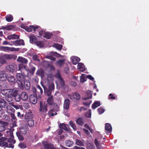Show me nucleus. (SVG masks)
Listing matches in <instances>:
<instances>
[{"mask_svg": "<svg viewBox=\"0 0 149 149\" xmlns=\"http://www.w3.org/2000/svg\"><path fill=\"white\" fill-rule=\"evenodd\" d=\"M29 68L26 69V70H27L28 72H29L32 75H33L34 72L36 70L35 68L32 65L31 63L29 64Z\"/></svg>", "mask_w": 149, "mask_h": 149, "instance_id": "obj_19", "label": "nucleus"}, {"mask_svg": "<svg viewBox=\"0 0 149 149\" xmlns=\"http://www.w3.org/2000/svg\"><path fill=\"white\" fill-rule=\"evenodd\" d=\"M20 98L23 101H26L28 98V96L27 93L24 92H22L20 94Z\"/></svg>", "mask_w": 149, "mask_h": 149, "instance_id": "obj_18", "label": "nucleus"}, {"mask_svg": "<svg viewBox=\"0 0 149 149\" xmlns=\"http://www.w3.org/2000/svg\"><path fill=\"white\" fill-rule=\"evenodd\" d=\"M48 103L50 105H51L53 103V97L52 96H50L47 100Z\"/></svg>", "mask_w": 149, "mask_h": 149, "instance_id": "obj_45", "label": "nucleus"}, {"mask_svg": "<svg viewBox=\"0 0 149 149\" xmlns=\"http://www.w3.org/2000/svg\"><path fill=\"white\" fill-rule=\"evenodd\" d=\"M45 92L47 95L48 96H50L52 93V91L47 90V89H45V88L44 87Z\"/></svg>", "mask_w": 149, "mask_h": 149, "instance_id": "obj_48", "label": "nucleus"}, {"mask_svg": "<svg viewBox=\"0 0 149 149\" xmlns=\"http://www.w3.org/2000/svg\"><path fill=\"white\" fill-rule=\"evenodd\" d=\"M64 61L65 60L64 59H61L58 61L57 63L60 66H61L63 65Z\"/></svg>", "mask_w": 149, "mask_h": 149, "instance_id": "obj_52", "label": "nucleus"}, {"mask_svg": "<svg viewBox=\"0 0 149 149\" xmlns=\"http://www.w3.org/2000/svg\"><path fill=\"white\" fill-rule=\"evenodd\" d=\"M43 146L46 149H56L52 144L47 142H45L43 143Z\"/></svg>", "mask_w": 149, "mask_h": 149, "instance_id": "obj_10", "label": "nucleus"}, {"mask_svg": "<svg viewBox=\"0 0 149 149\" xmlns=\"http://www.w3.org/2000/svg\"><path fill=\"white\" fill-rule=\"evenodd\" d=\"M29 100L31 103L33 104L36 103L37 102L36 97L33 95L30 96Z\"/></svg>", "mask_w": 149, "mask_h": 149, "instance_id": "obj_29", "label": "nucleus"}, {"mask_svg": "<svg viewBox=\"0 0 149 149\" xmlns=\"http://www.w3.org/2000/svg\"><path fill=\"white\" fill-rule=\"evenodd\" d=\"M53 46L58 49L61 50L62 47V46L61 45H59L58 43H55L53 45Z\"/></svg>", "mask_w": 149, "mask_h": 149, "instance_id": "obj_43", "label": "nucleus"}, {"mask_svg": "<svg viewBox=\"0 0 149 149\" xmlns=\"http://www.w3.org/2000/svg\"><path fill=\"white\" fill-rule=\"evenodd\" d=\"M2 94L5 96V100L7 102H11L13 100L11 94L6 89L2 91Z\"/></svg>", "mask_w": 149, "mask_h": 149, "instance_id": "obj_6", "label": "nucleus"}, {"mask_svg": "<svg viewBox=\"0 0 149 149\" xmlns=\"http://www.w3.org/2000/svg\"><path fill=\"white\" fill-rule=\"evenodd\" d=\"M105 129L106 132L107 133H110L112 131V127L110 124L109 123H105Z\"/></svg>", "mask_w": 149, "mask_h": 149, "instance_id": "obj_21", "label": "nucleus"}, {"mask_svg": "<svg viewBox=\"0 0 149 149\" xmlns=\"http://www.w3.org/2000/svg\"><path fill=\"white\" fill-rule=\"evenodd\" d=\"M70 125L71 126L72 128L74 130H77V127L76 125H75L74 123L72 121H70L69 122Z\"/></svg>", "mask_w": 149, "mask_h": 149, "instance_id": "obj_50", "label": "nucleus"}, {"mask_svg": "<svg viewBox=\"0 0 149 149\" xmlns=\"http://www.w3.org/2000/svg\"><path fill=\"white\" fill-rule=\"evenodd\" d=\"M6 90L10 93L11 94L12 96L14 97L17 94L18 91L15 89H10Z\"/></svg>", "mask_w": 149, "mask_h": 149, "instance_id": "obj_17", "label": "nucleus"}, {"mask_svg": "<svg viewBox=\"0 0 149 149\" xmlns=\"http://www.w3.org/2000/svg\"><path fill=\"white\" fill-rule=\"evenodd\" d=\"M8 75L6 73H1L0 74V81H4L7 80Z\"/></svg>", "mask_w": 149, "mask_h": 149, "instance_id": "obj_28", "label": "nucleus"}, {"mask_svg": "<svg viewBox=\"0 0 149 149\" xmlns=\"http://www.w3.org/2000/svg\"><path fill=\"white\" fill-rule=\"evenodd\" d=\"M68 98L70 99H72V98L75 100H80V94L77 93H73L72 95H68Z\"/></svg>", "mask_w": 149, "mask_h": 149, "instance_id": "obj_8", "label": "nucleus"}, {"mask_svg": "<svg viewBox=\"0 0 149 149\" xmlns=\"http://www.w3.org/2000/svg\"><path fill=\"white\" fill-rule=\"evenodd\" d=\"M17 68V65L13 64L12 65H9L6 67L7 69L10 72H13L16 71Z\"/></svg>", "mask_w": 149, "mask_h": 149, "instance_id": "obj_9", "label": "nucleus"}, {"mask_svg": "<svg viewBox=\"0 0 149 149\" xmlns=\"http://www.w3.org/2000/svg\"><path fill=\"white\" fill-rule=\"evenodd\" d=\"M5 58L7 59H15L17 57L16 56L13 54H7L5 56Z\"/></svg>", "mask_w": 149, "mask_h": 149, "instance_id": "obj_27", "label": "nucleus"}, {"mask_svg": "<svg viewBox=\"0 0 149 149\" xmlns=\"http://www.w3.org/2000/svg\"><path fill=\"white\" fill-rule=\"evenodd\" d=\"M54 80L53 75L51 74H48L47 75V83H53L52 81Z\"/></svg>", "mask_w": 149, "mask_h": 149, "instance_id": "obj_26", "label": "nucleus"}, {"mask_svg": "<svg viewBox=\"0 0 149 149\" xmlns=\"http://www.w3.org/2000/svg\"><path fill=\"white\" fill-rule=\"evenodd\" d=\"M59 127L63 129L66 131L68 130V126L67 125H65L63 123L59 125Z\"/></svg>", "mask_w": 149, "mask_h": 149, "instance_id": "obj_40", "label": "nucleus"}, {"mask_svg": "<svg viewBox=\"0 0 149 149\" xmlns=\"http://www.w3.org/2000/svg\"><path fill=\"white\" fill-rule=\"evenodd\" d=\"M76 123L80 125H82L83 124V122L82 119L81 118H79L76 121Z\"/></svg>", "mask_w": 149, "mask_h": 149, "instance_id": "obj_42", "label": "nucleus"}, {"mask_svg": "<svg viewBox=\"0 0 149 149\" xmlns=\"http://www.w3.org/2000/svg\"><path fill=\"white\" fill-rule=\"evenodd\" d=\"M17 61L19 62L24 64L28 62L27 59L22 57H19Z\"/></svg>", "mask_w": 149, "mask_h": 149, "instance_id": "obj_25", "label": "nucleus"}, {"mask_svg": "<svg viewBox=\"0 0 149 149\" xmlns=\"http://www.w3.org/2000/svg\"><path fill=\"white\" fill-rule=\"evenodd\" d=\"M23 106L24 108L26 109H28L30 107V106L29 103H24L23 104Z\"/></svg>", "mask_w": 149, "mask_h": 149, "instance_id": "obj_59", "label": "nucleus"}, {"mask_svg": "<svg viewBox=\"0 0 149 149\" xmlns=\"http://www.w3.org/2000/svg\"><path fill=\"white\" fill-rule=\"evenodd\" d=\"M85 95L82 97V98L84 100L91 98L92 94L91 92L89 90L85 92Z\"/></svg>", "mask_w": 149, "mask_h": 149, "instance_id": "obj_12", "label": "nucleus"}, {"mask_svg": "<svg viewBox=\"0 0 149 149\" xmlns=\"http://www.w3.org/2000/svg\"><path fill=\"white\" fill-rule=\"evenodd\" d=\"M56 77L58 79V80L62 78L61 77L60 74L59 73H58L56 74Z\"/></svg>", "mask_w": 149, "mask_h": 149, "instance_id": "obj_64", "label": "nucleus"}, {"mask_svg": "<svg viewBox=\"0 0 149 149\" xmlns=\"http://www.w3.org/2000/svg\"><path fill=\"white\" fill-rule=\"evenodd\" d=\"M6 62L3 59L0 58V67L1 66L2 64H4Z\"/></svg>", "mask_w": 149, "mask_h": 149, "instance_id": "obj_61", "label": "nucleus"}, {"mask_svg": "<svg viewBox=\"0 0 149 149\" xmlns=\"http://www.w3.org/2000/svg\"><path fill=\"white\" fill-rule=\"evenodd\" d=\"M6 102L3 100H0V111L3 108H4L6 106Z\"/></svg>", "mask_w": 149, "mask_h": 149, "instance_id": "obj_32", "label": "nucleus"}, {"mask_svg": "<svg viewBox=\"0 0 149 149\" xmlns=\"http://www.w3.org/2000/svg\"><path fill=\"white\" fill-rule=\"evenodd\" d=\"M84 141L83 139H77L75 140L76 144L79 146H84Z\"/></svg>", "mask_w": 149, "mask_h": 149, "instance_id": "obj_23", "label": "nucleus"}, {"mask_svg": "<svg viewBox=\"0 0 149 149\" xmlns=\"http://www.w3.org/2000/svg\"><path fill=\"white\" fill-rule=\"evenodd\" d=\"M91 110L90 109L86 113L85 116L86 117L90 118L91 117Z\"/></svg>", "mask_w": 149, "mask_h": 149, "instance_id": "obj_54", "label": "nucleus"}, {"mask_svg": "<svg viewBox=\"0 0 149 149\" xmlns=\"http://www.w3.org/2000/svg\"><path fill=\"white\" fill-rule=\"evenodd\" d=\"M16 135L19 140H24V137L19 132H17Z\"/></svg>", "mask_w": 149, "mask_h": 149, "instance_id": "obj_47", "label": "nucleus"}, {"mask_svg": "<svg viewBox=\"0 0 149 149\" xmlns=\"http://www.w3.org/2000/svg\"><path fill=\"white\" fill-rule=\"evenodd\" d=\"M40 26H30L29 27H27L26 29L25 30L28 32H30L32 31L33 30L34 31H36V29H38V28H40Z\"/></svg>", "mask_w": 149, "mask_h": 149, "instance_id": "obj_14", "label": "nucleus"}, {"mask_svg": "<svg viewBox=\"0 0 149 149\" xmlns=\"http://www.w3.org/2000/svg\"><path fill=\"white\" fill-rule=\"evenodd\" d=\"M3 118L6 121H9L10 118L9 116L6 115H4L3 116Z\"/></svg>", "mask_w": 149, "mask_h": 149, "instance_id": "obj_60", "label": "nucleus"}, {"mask_svg": "<svg viewBox=\"0 0 149 149\" xmlns=\"http://www.w3.org/2000/svg\"><path fill=\"white\" fill-rule=\"evenodd\" d=\"M54 56L61 57L62 56L56 52H51L46 56L45 58L52 61H55L56 59Z\"/></svg>", "mask_w": 149, "mask_h": 149, "instance_id": "obj_5", "label": "nucleus"}, {"mask_svg": "<svg viewBox=\"0 0 149 149\" xmlns=\"http://www.w3.org/2000/svg\"><path fill=\"white\" fill-rule=\"evenodd\" d=\"M95 143L96 147L98 149H100L101 148L100 146V145L98 141H97V139H96L95 140Z\"/></svg>", "mask_w": 149, "mask_h": 149, "instance_id": "obj_56", "label": "nucleus"}, {"mask_svg": "<svg viewBox=\"0 0 149 149\" xmlns=\"http://www.w3.org/2000/svg\"><path fill=\"white\" fill-rule=\"evenodd\" d=\"M7 112L9 113H14L15 110L10 105H7L6 107Z\"/></svg>", "mask_w": 149, "mask_h": 149, "instance_id": "obj_24", "label": "nucleus"}, {"mask_svg": "<svg viewBox=\"0 0 149 149\" xmlns=\"http://www.w3.org/2000/svg\"><path fill=\"white\" fill-rule=\"evenodd\" d=\"M40 36L47 39H49L52 36L51 33L45 32L44 31H39Z\"/></svg>", "mask_w": 149, "mask_h": 149, "instance_id": "obj_7", "label": "nucleus"}, {"mask_svg": "<svg viewBox=\"0 0 149 149\" xmlns=\"http://www.w3.org/2000/svg\"><path fill=\"white\" fill-rule=\"evenodd\" d=\"M30 42L31 43L35 42H36L37 39L36 37L33 35H32L29 36Z\"/></svg>", "mask_w": 149, "mask_h": 149, "instance_id": "obj_33", "label": "nucleus"}, {"mask_svg": "<svg viewBox=\"0 0 149 149\" xmlns=\"http://www.w3.org/2000/svg\"><path fill=\"white\" fill-rule=\"evenodd\" d=\"M2 49L3 51L6 52L12 51H18L19 49L18 48H15L13 47H3Z\"/></svg>", "mask_w": 149, "mask_h": 149, "instance_id": "obj_11", "label": "nucleus"}, {"mask_svg": "<svg viewBox=\"0 0 149 149\" xmlns=\"http://www.w3.org/2000/svg\"><path fill=\"white\" fill-rule=\"evenodd\" d=\"M8 125L6 122L0 120V132H2L5 130L6 126Z\"/></svg>", "mask_w": 149, "mask_h": 149, "instance_id": "obj_16", "label": "nucleus"}, {"mask_svg": "<svg viewBox=\"0 0 149 149\" xmlns=\"http://www.w3.org/2000/svg\"><path fill=\"white\" fill-rule=\"evenodd\" d=\"M86 77L89 79L93 81H94V78L91 75H88L86 76Z\"/></svg>", "mask_w": 149, "mask_h": 149, "instance_id": "obj_63", "label": "nucleus"}, {"mask_svg": "<svg viewBox=\"0 0 149 149\" xmlns=\"http://www.w3.org/2000/svg\"><path fill=\"white\" fill-rule=\"evenodd\" d=\"M5 18L6 20L8 22L12 21L13 19V16L11 15H6Z\"/></svg>", "mask_w": 149, "mask_h": 149, "instance_id": "obj_38", "label": "nucleus"}, {"mask_svg": "<svg viewBox=\"0 0 149 149\" xmlns=\"http://www.w3.org/2000/svg\"><path fill=\"white\" fill-rule=\"evenodd\" d=\"M7 79L8 81L10 82H13L15 80V78L14 76H10L8 77Z\"/></svg>", "mask_w": 149, "mask_h": 149, "instance_id": "obj_44", "label": "nucleus"}, {"mask_svg": "<svg viewBox=\"0 0 149 149\" xmlns=\"http://www.w3.org/2000/svg\"><path fill=\"white\" fill-rule=\"evenodd\" d=\"M57 114V113L55 112L53 110H51L47 113V115H48L49 117H51L56 115Z\"/></svg>", "mask_w": 149, "mask_h": 149, "instance_id": "obj_37", "label": "nucleus"}, {"mask_svg": "<svg viewBox=\"0 0 149 149\" xmlns=\"http://www.w3.org/2000/svg\"><path fill=\"white\" fill-rule=\"evenodd\" d=\"M12 43L11 45L19 46L24 45V41L22 40H16L12 42Z\"/></svg>", "mask_w": 149, "mask_h": 149, "instance_id": "obj_13", "label": "nucleus"}, {"mask_svg": "<svg viewBox=\"0 0 149 149\" xmlns=\"http://www.w3.org/2000/svg\"><path fill=\"white\" fill-rule=\"evenodd\" d=\"M28 125L29 127H32L34 125V121L33 119L27 120Z\"/></svg>", "mask_w": 149, "mask_h": 149, "instance_id": "obj_41", "label": "nucleus"}, {"mask_svg": "<svg viewBox=\"0 0 149 149\" xmlns=\"http://www.w3.org/2000/svg\"><path fill=\"white\" fill-rule=\"evenodd\" d=\"M33 115L30 111H28L26 112L25 116V118L27 120L33 119Z\"/></svg>", "mask_w": 149, "mask_h": 149, "instance_id": "obj_15", "label": "nucleus"}, {"mask_svg": "<svg viewBox=\"0 0 149 149\" xmlns=\"http://www.w3.org/2000/svg\"><path fill=\"white\" fill-rule=\"evenodd\" d=\"M14 97H15V100L16 102H19L21 100V98H20V95H17V94Z\"/></svg>", "mask_w": 149, "mask_h": 149, "instance_id": "obj_53", "label": "nucleus"}, {"mask_svg": "<svg viewBox=\"0 0 149 149\" xmlns=\"http://www.w3.org/2000/svg\"><path fill=\"white\" fill-rule=\"evenodd\" d=\"M36 45L39 47H41L43 46V43L42 42L40 41H36L35 43Z\"/></svg>", "mask_w": 149, "mask_h": 149, "instance_id": "obj_58", "label": "nucleus"}, {"mask_svg": "<svg viewBox=\"0 0 149 149\" xmlns=\"http://www.w3.org/2000/svg\"><path fill=\"white\" fill-rule=\"evenodd\" d=\"M58 81L60 84L61 86H64L65 84L62 78L58 80Z\"/></svg>", "mask_w": 149, "mask_h": 149, "instance_id": "obj_57", "label": "nucleus"}, {"mask_svg": "<svg viewBox=\"0 0 149 149\" xmlns=\"http://www.w3.org/2000/svg\"><path fill=\"white\" fill-rule=\"evenodd\" d=\"M22 149H24L26 148V143H21L18 145Z\"/></svg>", "mask_w": 149, "mask_h": 149, "instance_id": "obj_49", "label": "nucleus"}, {"mask_svg": "<svg viewBox=\"0 0 149 149\" xmlns=\"http://www.w3.org/2000/svg\"><path fill=\"white\" fill-rule=\"evenodd\" d=\"M86 75L84 74H82L80 77V81L81 83H83L86 80Z\"/></svg>", "mask_w": 149, "mask_h": 149, "instance_id": "obj_39", "label": "nucleus"}, {"mask_svg": "<svg viewBox=\"0 0 149 149\" xmlns=\"http://www.w3.org/2000/svg\"><path fill=\"white\" fill-rule=\"evenodd\" d=\"M65 145L68 147H70L73 146V142L70 140H67L65 141Z\"/></svg>", "mask_w": 149, "mask_h": 149, "instance_id": "obj_34", "label": "nucleus"}, {"mask_svg": "<svg viewBox=\"0 0 149 149\" xmlns=\"http://www.w3.org/2000/svg\"><path fill=\"white\" fill-rule=\"evenodd\" d=\"M19 38V36L15 34H10L7 36V38L9 40L17 39Z\"/></svg>", "mask_w": 149, "mask_h": 149, "instance_id": "obj_22", "label": "nucleus"}, {"mask_svg": "<svg viewBox=\"0 0 149 149\" xmlns=\"http://www.w3.org/2000/svg\"><path fill=\"white\" fill-rule=\"evenodd\" d=\"M100 105V102L99 101H96L92 104V108L95 109Z\"/></svg>", "mask_w": 149, "mask_h": 149, "instance_id": "obj_36", "label": "nucleus"}, {"mask_svg": "<svg viewBox=\"0 0 149 149\" xmlns=\"http://www.w3.org/2000/svg\"><path fill=\"white\" fill-rule=\"evenodd\" d=\"M7 136L8 137L7 140V143L5 141L7 139L5 137H2L0 138V142L2 146H5L9 148H13V144L15 143V141L14 139V136L13 132L10 130H8L6 132Z\"/></svg>", "mask_w": 149, "mask_h": 149, "instance_id": "obj_1", "label": "nucleus"}, {"mask_svg": "<svg viewBox=\"0 0 149 149\" xmlns=\"http://www.w3.org/2000/svg\"><path fill=\"white\" fill-rule=\"evenodd\" d=\"M21 74L17 73L16 76L17 80V83L18 84V86L20 88H22L23 87V83L25 80V77L22 74V70H21Z\"/></svg>", "mask_w": 149, "mask_h": 149, "instance_id": "obj_3", "label": "nucleus"}, {"mask_svg": "<svg viewBox=\"0 0 149 149\" xmlns=\"http://www.w3.org/2000/svg\"><path fill=\"white\" fill-rule=\"evenodd\" d=\"M97 111L99 114H102L104 111V109L100 107L97 109Z\"/></svg>", "mask_w": 149, "mask_h": 149, "instance_id": "obj_55", "label": "nucleus"}, {"mask_svg": "<svg viewBox=\"0 0 149 149\" xmlns=\"http://www.w3.org/2000/svg\"><path fill=\"white\" fill-rule=\"evenodd\" d=\"M23 84H24V87L25 89L27 90H29L30 88V82L26 80L24 81Z\"/></svg>", "mask_w": 149, "mask_h": 149, "instance_id": "obj_31", "label": "nucleus"}, {"mask_svg": "<svg viewBox=\"0 0 149 149\" xmlns=\"http://www.w3.org/2000/svg\"><path fill=\"white\" fill-rule=\"evenodd\" d=\"M47 84L48 86V88L47 89L51 91H53L54 88V84L53 83H47Z\"/></svg>", "mask_w": 149, "mask_h": 149, "instance_id": "obj_35", "label": "nucleus"}, {"mask_svg": "<svg viewBox=\"0 0 149 149\" xmlns=\"http://www.w3.org/2000/svg\"><path fill=\"white\" fill-rule=\"evenodd\" d=\"M70 85L72 86H75L77 85L76 82L74 81H72L70 83Z\"/></svg>", "mask_w": 149, "mask_h": 149, "instance_id": "obj_62", "label": "nucleus"}, {"mask_svg": "<svg viewBox=\"0 0 149 149\" xmlns=\"http://www.w3.org/2000/svg\"><path fill=\"white\" fill-rule=\"evenodd\" d=\"M37 91L38 93L41 94L43 92L42 88L39 85H38L37 86Z\"/></svg>", "mask_w": 149, "mask_h": 149, "instance_id": "obj_46", "label": "nucleus"}, {"mask_svg": "<svg viewBox=\"0 0 149 149\" xmlns=\"http://www.w3.org/2000/svg\"><path fill=\"white\" fill-rule=\"evenodd\" d=\"M70 102V100L68 99L64 100L63 105V113L65 115L67 116L68 115V112L69 111Z\"/></svg>", "mask_w": 149, "mask_h": 149, "instance_id": "obj_4", "label": "nucleus"}, {"mask_svg": "<svg viewBox=\"0 0 149 149\" xmlns=\"http://www.w3.org/2000/svg\"><path fill=\"white\" fill-rule=\"evenodd\" d=\"M73 64L74 65H76L80 61V58L77 56H72L70 58Z\"/></svg>", "mask_w": 149, "mask_h": 149, "instance_id": "obj_20", "label": "nucleus"}, {"mask_svg": "<svg viewBox=\"0 0 149 149\" xmlns=\"http://www.w3.org/2000/svg\"><path fill=\"white\" fill-rule=\"evenodd\" d=\"M48 104L42 101H40L39 108L40 114L42 117H45L47 114Z\"/></svg>", "mask_w": 149, "mask_h": 149, "instance_id": "obj_2", "label": "nucleus"}, {"mask_svg": "<svg viewBox=\"0 0 149 149\" xmlns=\"http://www.w3.org/2000/svg\"><path fill=\"white\" fill-rule=\"evenodd\" d=\"M78 68L81 72H83L85 70V68L84 65L83 63H78Z\"/></svg>", "mask_w": 149, "mask_h": 149, "instance_id": "obj_30", "label": "nucleus"}, {"mask_svg": "<svg viewBox=\"0 0 149 149\" xmlns=\"http://www.w3.org/2000/svg\"><path fill=\"white\" fill-rule=\"evenodd\" d=\"M13 28V25L8 26L5 27H2V29H5L7 30H10L12 29Z\"/></svg>", "mask_w": 149, "mask_h": 149, "instance_id": "obj_51", "label": "nucleus"}]
</instances>
